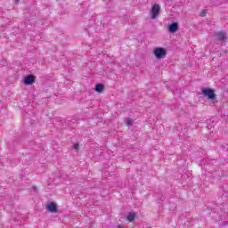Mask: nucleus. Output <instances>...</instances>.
<instances>
[{"mask_svg": "<svg viewBox=\"0 0 228 228\" xmlns=\"http://www.w3.org/2000/svg\"><path fill=\"white\" fill-rule=\"evenodd\" d=\"M118 228H124V226L118 225Z\"/></svg>", "mask_w": 228, "mask_h": 228, "instance_id": "nucleus-13", "label": "nucleus"}, {"mask_svg": "<svg viewBox=\"0 0 228 228\" xmlns=\"http://www.w3.org/2000/svg\"><path fill=\"white\" fill-rule=\"evenodd\" d=\"M217 42H220L221 45H224V42L227 40V35L224 31H218L214 33Z\"/></svg>", "mask_w": 228, "mask_h": 228, "instance_id": "nucleus-3", "label": "nucleus"}, {"mask_svg": "<svg viewBox=\"0 0 228 228\" xmlns=\"http://www.w3.org/2000/svg\"><path fill=\"white\" fill-rule=\"evenodd\" d=\"M202 94L208 99L213 101V99H216V94H215V90L211 88L202 89Z\"/></svg>", "mask_w": 228, "mask_h": 228, "instance_id": "nucleus-2", "label": "nucleus"}, {"mask_svg": "<svg viewBox=\"0 0 228 228\" xmlns=\"http://www.w3.org/2000/svg\"><path fill=\"white\" fill-rule=\"evenodd\" d=\"M73 149H75V151H78V150H79V144L75 143V144L73 145Z\"/></svg>", "mask_w": 228, "mask_h": 228, "instance_id": "nucleus-12", "label": "nucleus"}, {"mask_svg": "<svg viewBox=\"0 0 228 228\" xmlns=\"http://www.w3.org/2000/svg\"><path fill=\"white\" fill-rule=\"evenodd\" d=\"M131 124H133V119L131 118L126 119V125L131 126Z\"/></svg>", "mask_w": 228, "mask_h": 228, "instance_id": "nucleus-11", "label": "nucleus"}, {"mask_svg": "<svg viewBox=\"0 0 228 228\" xmlns=\"http://www.w3.org/2000/svg\"><path fill=\"white\" fill-rule=\"evenodd\" d=\"M153 54L158 60H161V58H165L167 56V49L158 47L153 50Z\"/></svg>", "mask_w": 228, "mask_h": 228, "instance_id": "nucleus-1", "label": "nucleus"}, {"mask_svg": "<svg viewBox=\"0 0 228 228\" xmlns=\"http://www.w3.org/2000/svg\"><path fill=\"white\" fill-rule=\"evenodd\" d=\"M179 29V24L177 22H173L168 27L169 33H175Z\"/></svg>", "mask_w": 228, "mask_h": 228, "instance_id": "nucleus-7", "label": "nucleus"}, {"mask_svg": "<svg viewBox=\"0 0 228 228\" xmlns=\"http://www.w3.org/2000/svg\"><path fill=\"white\" fill-rule=\"evenodd\" d=\"M47 211H50V213H58V206H56V203L51 202L46 206Z\"/></svg>", "mask_w": 228, "mask_h": 228, "instance_id": "nucleus-5", "label": "nucleus"}, {"mask_svg": "<svg viewBox=\"0 0 228 228\" xmlns=\"http://www.w3.org/2000/svg\"><path fill=\"white\" fill-rule=\"evenodd\" d=\"M33 83H35V76L28 75L24 79V85H33Z\"/></svg>", "mask_w": 228, "mask_h": 228, "instance_id": "nucleus-6", "label": "nucleus"}, {"mask_svg": "<svg viewBox=\"0 0 228 228\" xmlns=\"http://www.w3.org/2000/svg\"><path fill=\"white\" fill-rule=\"evenodd\" d=\"M95 92H98V94H101V92L104 91V85L102 84H97L94 88Z\"/></svg>", "mask_w": 228, "mask_h": 228, "instance_id": "nucleus-8", "label": "nucleus"}, {"mask_svg": "<svg viewBox=\"0 0 228 228\" xmlns=\"http://www.w3.org/2000/svg\"><path fill=\"white\" fill-rule=\"evenodd\" d=\"M20 0H15V3H20Z\"/></svg>", "mask_w": 228, "mask_h": 228, "instance_id": "nucleus-14", "label": "nucleus"}, {"mask_svg": "<svg viewBox=\"0 0 228 228\" xmlns=\"http://www.w3.org/2000/svg\"><path fill=\"white\" fill-rule=\"evenodd\" d=\"M161 8L159 7V4H155L151 8V19L155 20L158 19V16L159 15Z\"/></svg>", "mask_w": 228, "mask_h": 228, "instance_id": "nucleus-4", "label": "nucleus"}, {"mask_svg": "<svg viewBox=\"0 0 228 228\" xmlns=\"http://www.w3.org/2000/svg\"><path fill=\"white\" fill-rule=\"evenodd\" d=\"M134 218H136V214L134 213H128L126 219L128 220V222H134Z\"/></svg>", "mask_w": 228, "mask_h": 228, "instance_id": "nucleus-9", "label": "nucleus"}, {"mask_svg": "<svg viewBox=\"0 0 228 228\" xmlns=\"http://www.w3.org/2000/svg\"><path fill=\"white\" fill-rule=\"evenodd\" d=\"M207 13H208V10H203L201 12H200V17H206Z\"/></svg>", "mask_w": 228, "mask_h": 228, "instance_id": "nucleus-10", "label": "nucleus"}]
</instances>
